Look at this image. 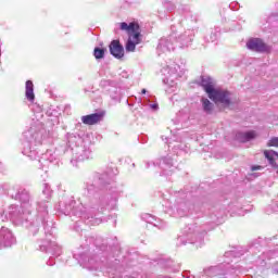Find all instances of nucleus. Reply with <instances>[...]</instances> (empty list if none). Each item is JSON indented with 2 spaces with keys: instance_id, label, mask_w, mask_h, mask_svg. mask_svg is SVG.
Listing matches in <instances>:
<instances>
[{
  "instance_id": "2eb2a0df",
  "label": "nucleus",
  "mask_w": 278,
  "mask_h": 278,
  "mask_svg": "<svg viewBox=\"0 0 278 278\" xmlns=\"http://www.w3.org/2000/svg\"><path fill=\"white\" fill-rule=\"evenodd\" d=\"M14 244H16L14 232L10 228L2 226L0 228V249H8Z\"/></svg>"
},
{
  "instance_id": "393cba45",
  "label": "nucleus",
  "mask_w": 278,
  "mask_h": 278,
  "mask_svg": "<svg viewBox=\"0 0 278 278\" xmlns=\"http://www.w3.org/2000/svg\"><path fill=\"white\" fill-rule=\"evenodd\" d=\"M257 134L254 130L237 134V140H239V142H251V140H255Z\"/></svg>"
},
{
  "instance_id": "412c9836",
  "label": "nucleus",
  "mask_w": 278,
  "mask_h": 278,
  "mask_svg": "<svg viewBox=\"0 0 278 278\" xmlns=\"http://www.w3.org/2000/svg\"><path fill=\"white\" fill-rule=\"evenodd\" d=\"M142 220L148 223L149 225H153V227H156L157 229H166V223H164L162 219H157L155 216L146 213L141 215Z\"/></svg>"
},
{
  "instance_id": "9b49d317",
  "label": "nucleus",
  "mask_w": 278,
  "mask_h": 278,
  "mask_svg": "<svg viewBox=\"0 0 278 278\" xmlns=\"http://www.w3.org/2000/svg\"><path fill=\"white\" fill-rule=\"evenodd\" d=\"M71 164L75 166V162H85V160H92V149L90 142H84L80 147L73 148Z\"/></svg>"
},
{
  "instance_id": "9d476101",
  "label": "nucleus",
  "mask_w": 278,
  "mask_h": 278,
  "mask_svg": "<svg viewBox=\"0 0 278 278\" xmlns=\"http://www.w3.org/2000/svg\"><path fill=\"white\" fill-rule=\"evenodd\" d=\"M151 166H157L160 168L161 177H168L173 175L177 168L175 166V159L170 155L162 156L155 162H146V168H151Z\"/></svg>"
},
{
  "instance_id": "79ce46f5",
  "label": "nucleus",
  "mask_w": 278,
  "mask_h": 278,
  "mask_svg": "<svg viewBox=\"0 0 278 278\" xmlns=\"http://www.w3.org/2000/svg\"><path fill=\"white\" fill-rule=\"evenodd\" d=\"M226 257H229V255H233V252H226Z\"/></svg>"
},
{
  "instance_id": "ddd939ff",
  "label": "nucleus",
  "mask_w": 278,
  "mask_h": 278,
  "mask_svg": "<svg viewBox=\"0 0 278 278\" xmlns=\"http://www.w3.org/2000/svg\"><path fill=\"white\" fill-rule=\"evenodd\" d=\"M247 48L250 51H254L255 53H270L273 51V47L268 46L264 42V40L260 38H251L247 41Z\"/></svg>"
},
{
  "instance_id": "8fccbe9b",
  "label": "nucleus",
  "mask_w": 278,
  "mask_h": 278,
  "mask_svg": "<svg viewBox=\"0 0 278 278\" xmlns=\"http://www.w3.org/2000/svg\"><path fill=\"white\" fill-rule=\"evenodd\" d=\"M0 58H1V50H0Z\"/></svg>"
},
{
  "instance_id": "a878e982",
  "label": "nucleus",
  "mask_w": 278,
  "mask_h": 278,
  "mask_svg": "<svg viewBox=\"0 0 278 278\" xmlns=\"http://www.w3.org/2000/svg\"><path fill=\"white\" fill-rule=\"evenodd\" d=\"M25 97L27 101H30V103H34L36 100V94L34 93V81L27 80L25 85Z\"/></svg>"
},
{
  "instance_id": "f8f14e48",
  "label": "nucleus",
  "mask_w": 278,
  "mask_h": 278,
  "mask_svg": "<svg viewBox=\"0 0 278 278\" xmlns=\"http://www.w3.org/2000/svg\"><path fill=\"white\" fill-rule=\"evenodd\" d=\"M161 73L166 77L163 79V81L168 84L169 81H175V79L181 77V75H184V70L179 64L173 62L169 65L163 67Z\"/></svg>"
},
{
  "instance_id": "f257e3e1",
  "label": "nucleus",
  "mask_w": 278,
  "mask_h": 278,
  "mask_svg": "<svg viewBox=\"0 0 278 278\" xmlns=\"http://www.w3.org/2000/svg\"><path fill=\"white\" fill-rule=\"evenodd\" d=\"M116 175H118L117 167H108L103 173H94L92 179L86 184L81 202L77 204L75 198L66 197L55 205L56 212L74 217L72 220L75 223L80 218L86 225H101V219L97 216L103 214L110 205L108 194H111L113 203L118 199V191L114 185Z\"/></svg>"
},
{
  "instance_id": "1a4fd4ad",
  "label": "nucleus",
  "mask_w": 278,
  "mask_h": 278,
  "mask_svg": "<svg viewBox=\"0 0 278 278\" xmlns=\"http://www.w3.org/2000/svg\"><path fill=\"white\" fill-rule=\"evenodd\" d=\"M165 207L176 211L178 216H186L188 212L192 210V204L186 201V194L184 192H178L167 199L165 202Z\"/></svg>"
},
{
  "instance_id": "4468645a",
  "label": "nucleus",
  "mask_w": 278,
  "mask_h": 278,
  "mask_svg": "<svg viewBox=\"0 0 278 278\" xmlns=\"http://www.w3.org/2000/svg\"><path fill=\"white\" fill-rule=\"evenodd\" d=\"M208 99L214 101V103H220L222 105H225L228 108V105H231V92L228 90H220L215 89L210 96Z\"/></svg>"
},
{
  "instance_id": "2f4dec72",
  "label": "nucleus",
  "mask_w": 278,
  "mask_h": 278,
  "mask_svg": "<svg viewBox=\"0 0 278 278\" xmlns=\"http://www.w3.org/2000/svg\"><path fill=\"white\" fill-rule=\"evenodd\" d=\"M174 151L177 155H181L182 153H188V146L184 142H179L174 146Z\"/></svg>"
},
{
  "instance_id": "0eeeda50",
  "label": "nucleus",
  "mask_w": 278,
  "mask_h": 278,
  "mask_svg": "<svg viewBox=\"0 0 278 278\" xmlns=\"http://www.w3.org/2000/svg\"><path fill=\"white\" fill-rule=\"evenodd\" d=\"M116 26L122 31L128 34V40L126 41L125 50L127 53H134L136 46L142 42V35L140 34V25L136 22L127 24V22L117 23Z\"/></svg>"
},
{
  "instance_id": "423d86ee",
  "label": "nucleus",
  "mask_w": 278,
  "mask_h": 278,
  "mask_svg": "<svg viewBox=\"0 0 278 278\" xmlns=\"http://www.w3.org/2000/svg\"><path fill=\"white\" fill-rule=\"evenodd\" d=\"M172 31L173 34L168 37L160 39L156 47L157 55H162V53H168L169 51H175L177 46L179 49H187V47H190L194 40V29H187L177 36L175 33V26H172Z\"/></svg>"
},
{
  "instance_id": "a18cd8bd",
  "label": "nucleus",
  "mask_w": 278,
  "mask_h": 278,
  "mask_svg": "<svg viewBox=\"0 0 278 278\" xmlns=\"http://www.w3.org/2000/svg\"><path fill=\"white\" fill-rule=\"evenodd\" d=\"M3 166V163H0V170H1V167Z\"/></svg>"
},
{
  "instance_id": "c756f323",
  "label": "nucleus",
  "mask_w": 278,
  "mask_h": 278,
  "mask_svg": "<svg viewBox=\"0 0 278 278\" xmlns=\"http://www.w3.org/2000/svg\"><path fill=\"white\" fill-rule=\"evenodd\" d=\"M268 242H273V238H265V239H262V238H258L256 239L252 247H251V251H255V249H257L258 247H266V244H268Z\"/></svg>"
},
{
  "instance_id": "f3484780",
  "label": "nucleus",
  "mask_w": 278,
  "mask_h": 278,
  "mask_svg": "<svg viewBox=\"0 0 278 278\" xmlns=\"http://www.w3.org/2000/svg\"><path fill=\"white\" fill-rule=\"evenodd\" d=\"M157 264L161 268H166L167 273H179L181 270V265L170 258H159Z\"/></svg>"
},
{
  "instance_id": "c85d7f7f",
  "label": "nucleus",
  "mask_w": 278,
  "mask_h": 278,
  "mask_svg": "<svg viewBox=\"0 0 278 278\" xmlns=\"http://www.w3.org/2000/svg\"><path fill=\"white\" fill-rule=\"evenodd\" d=\"M201 103H202V110L204 113L212 114L214 112V104L211 103L207 98H202Z\"/></svg>"
},
{
  "instance_id": "58836bf2",
  "label": "nucleus",
  "mask_w": 278,
  "mask_h": 278,
  "mask_svg": "<svg viewBox=\"0 0 278 278\" xmlns=\"http://www.w3.org/2000/svg\"><path fill=\"white\" fill-rule=\"evenodd\" d=\"M150 108L155 112L159 109V105L157 103H154V104H150Z\"/></svg>"
},
{
  "instance_id": "6e6552de",
  "label": "nucleus",
  "mask_w": 278,
  "mask_h": 278,
  "mask_svg": "<svg viewBox=\"0 0 278 278\" xmlns=\"http://www.w3.org/2000/svg\"><path fill=\"white\" fill-rule=\"evenodd\" d=\"M2 190L5 192L10 199H14V201H20L22 207H26L27 210L31 208V195L27 189L23 188L20 185H13L9 187L8 185H1Z\"/></svg>"
},
{
  "instance_id": "473e14b6",
  "label": "nucleus",
  "mask_w": 278,
  "mask_h": 278,
  "mask_svg": "<svg viewBox=\"0 0 278 278\" xmlns=\"http://www.w3.org/2000/svg\"><path fill=\"white\" fill-rule=\"evenodd\" d=\"M93 55H94L96 60H103V58H105V49L94 48Z\"/></svg>"
},
{
  "instance_id": "c03bdc74",
  "label": "nucleus",
  "mask_w": 278,
  "mask_h": 278,
  "mask_svg": "<svg viewBox=\"0 0 278 278\" xmlns=\"http://www.w3.org/2000/svg\"><path fill=\"white\" fill-rule=\"evenodd\" d=\"M0 220H5V217H3V215L0 216Z\"/></svg>"
},
{
  "instance_id": "b1692460",
  "label": "nucleus",
  "mask_w": 278,
  "mask_h": 278,
  "mask_svg": "<svg viewBox=\"0 0 278 278\" xmlns=\"http://www.w3.org/2000/svg\"><path fill=\"white\" fill-rule=\"evenodd\" d=\"M175 11V4L168 0L163 1V8L159 10L160 18H166V14Z\"/></svg>"
},
{
  "instance_id": "de8ad7c7",
  "label": "nucleus",
  "mask_w": 278,
  "mask_h": 278,
  "mask_svg": "<svg viewBox=\"0 0 278 278\" xmlns=\"http://www.w3.org/2000/svg\"><path fill=\"white\" fill-rule=\"evenodd\" d=\"M162 140H164V136H162Z\"/></svg>"
},
{
  "instance_id": "cd10ccee",
  "label": "nucleus",
  "mask_w": 278,
  "mask_h": 278,
  "mask_svg": "<svg viewBox=\"0 0 278 278\" xmlns=\"http://www.w3.org/2000/svg\"><path fill=\"white\" fill-rule=\"evenodd\" d=\"M220 35V28L216 27L210 30V34L204 37L206 42H216L218 40V36Z\"/></svg>"
},
{
  "instance_id": "4be33fe9",
  "label": "nucleus",
  "mask_w": 278,
  "mask_h": 278,
  "mask_svg": "<svg viewBox=\"0 0 278 278\" xmlns=\"http://www.w3.org/2000/svg\"><path fill=\"white\" fill-rule=\"evenodd\" d=\"M201 86L208 97L216 90V88H214V79L208 76H202Z\"/></svg>"
},
{
  "instance_id": "a19ab883",
  "label": "nucleus",
  "mask_w": 278,
  "mask_h": 278,
  "mask_svg": "<svg viewBox=\"0 0 278 278\" xmlns=\"http://www.w3.org/2000/svg\"><path fill=\"white\" fill-rule=\"evenodd\" d=\"M238 5V3H231L230 5H229V8H230V10H236V7Z\"/></svg>"
},
{
  "instance_id": "39448f33",
  "label": "nucleus",
  "mask_w": 278,
  "mask_h": 278,
  "mask_svg": "<svg viewBox=\"0 0 278 278\" xmlns=\"http://www.w3.org/2000/svg\"><path fill=\"white\" fill-rule=\"evenodd\" d=\"M43 127L45 125L40 119L33 118L29 128L22 136V153L33 161L38 160V149L36 147L42 144Z\"/></svg>"
},
{
  "instance_id": "ea45409f",
  "label": "nucleus",
  "mask_w": 278,
  "mask_h": 278,
  "mask_svg": "<svg viewBox=\"0 0 278 278\" xmlns=\"http://www.w3.org/2000/svg\"><path fill=\"white\" fill-rule=\"evenodd\" d=\"M262 166L260 165H254L251 167V170H261Z\"/></svg>"
},
{
  "instance_id": "4c0bfd02",
  "label": "nucleus",
  "mask_w": 278,
  "mask_h": 278,
  "mask_svg": "<svg viewBox=\"0 0 278 278\" xmlns=\"http://www.w3.org/2000/svg\"><path fill=\"white\" fill-rule=\"evenodd\" d=\"M270 207H271L273 212H278V201H274L270 204Z\"/></svg>"
},
{
  "instance_id": "7c9ffc66",
  "label": "nucleus",
  "mask_w": 278,
  "mask_h": 278,
  "mask_svg": "<svg viewBox=\"0 0 278 278\" xmlns=\"http://www.w3.org/2000/svg\"><path fill=\"white\" fill-rule=\"evenodd\" d=\"M108 92L113 101H118V99H121V89L117 87L111 86V88H108Z\"/></svg>"
},
{
  "instance_id": "72a5a7b5",
  "label": "nucleus",
  "mask_w": 278,
  "mask_h": 278,
  "mask_svg": "<svg viewBox=\"0 0 278 278\" xmlns=\"http://www.w3.org/2000/svg\"><path fill=\"white\" fill-rule=\"evenodd\" d=\"M42 194H45L46 199L51 198V187L49 184H43Z\"/></svg>"
},
{
  "instance_id": "e433bc0d",
  "label": "nucleus",
  "mask_w": 278,
  "mask_h": 278,
  "mask_svg": "<svg viewBox=\"0 0 278 278\" xmlns=\"http://www.w3.org/2000/svg\"><path fill=\"white\" fill-rule=\"evenodd\" d=\"M271 274L278 275V261L271 265Z\"/></svg>"
},
{
  "instance_id": "a211bd4d",
  "label": "nucleus",
  "mask_w": 278,
  "mask_h": 278,
  "mask_svg": "<svg viewBox=\"0 0 278 278\" xmlns=\"http://www.w3.org/2000/svg\"><path fill=\"white\" fill-rule=\"evenodd\" d=\"M109 49L111 55H113V58H116V60H121V58L125 56V48L123 47V45H121V41L118 40L111 41Z\"/></svg>"
},
{
  "instance_id": "f03ea898",
  "label": "nucleus",
  "mask_w": 278,
  "mask_h": 278,
  "mask_svg": "<svg viewBox=\"0 0 278 278\" xmlns=\"http://www.w3.org/2000/svg\"><path fill=\"white\" fill-rule=\"evenodd\" d=\"M85 243L74 251V260L96 277L123 278L125 268L138 264V254L121 256V244L116 237L99 245L94 237H85Z\"/></svg>"
},
{
  "instance_id": "7ed1b4c3",
  "label": "nucleus",
  "mask_w": 278,
  "mask_h": 278,
  "mask_svg": "<svg viewBox=\"0 0 278 278\" xmlns=\"http://www.w3.org/2000/svg\"><path fill=\"white\" fill-rule=\"evenodd\" d=\"M36 210L37 213L30 220L29 215L31 214V211L25 206H20L18 204L10 205L8 214L11 223H13L15 227H25L33 236H36V233L40 231V227H43L46 240L39 245V250L52 255L47 262V265L53 266L55 264L53 258L62 255V248L52 239L53 222L49 220V201L41 200L37 202Z\"/></svg>"
},
{
  "instance_id": "c9c22d12",
  "label": "nucleus",
  "mask_w": 278,
  "mask_h": 278,
  "mask_svg": "<svg viewBox=\"0 0 278 278\" xmlns=\"http://www.w3.org/2000/svg\"><path fill=\"white\" fill-rule=\"evenodd\" d=\"M267 146L278 148V137H273L271 139H269Z\"/></svg>"
},
{
  "instance_id": "5701e85b",
  "label": "nucleus",
  "mask_w": 278,
  "mask_h": 278,
  "mask_svg": "<svg viewBox=\"0 0 278 278\" xmlns=\"http://www.w3.org/2000/svg\"><path fill=\"white\" fill-rule=\"evenodd\" d=\"M264 155L271 168H278L277 160H278V152L275 150H265Z\"/></svg>"
},
{
  "instance_id": "20e7f679",
  "label": "nucleus",
  "mask_w": 278,
  "mask_h": 278,
  "mask_svg": "<svg viewBox=\"0 0 278 278\" xmlns=\"http://www.w3.org/2000/svg\"><path fill=\"white\" fill-rule=\"evenodd\" d=\"M225 216H227V213L220 210L217 213H212L211 222L208 224H190L185 228V236L177 239V247L188 243L203 247V240L205 236H207V231H212L216 225H220Z\"/></svg>"
},
{
  "instance_id": "49530a36",
  "label": "nucleus",
  "mask_w": 278,
  "mask_h": 278,
  "mask_svg": "<svg viewBox=\"0 0 278 278\" xmlns=\"http://www.w3.org/2000/svg\"><path fill=\"white\" fill-rule=\"evenodd\" d=\"M116 31H118V29H117V28H115V33H116Z\"/></svg>"
},
{
  "instance_id": "bb28decb",
  "label": "nucleus",
  "mask_w": 278,
  "mask_h": 278,
  "mask_svg": "<svg viewBox=\"0 0 278 278\" xmlns=\"http://www.w3.org/2000/svg\"><path fill=\"white\" fill-rule=\"evenodd\" d=\"M184 14L186 18H189V21H191V23H199V21H201V15L199 13L190 11L188 7L184 9Z\"/></svg>"
},
{
  "instance_id": "37998d69",
  "label": "nucleus",
  "mask_w": 278,
  "mask_h": 278,
  "mask_svg": "<svg viewBox=\"0 0 278 278\" xmlns=\"http://www.w3.org/2000/svg\"><path fill=\"white\" fill-rule=\"evenodd\" d=\"M141 94H147V89H142Z\"/></svg>"
},
{
  "instance_id": "6ab92c4d",
  "label": "nucleus",
  "mask_w": 278,
  "mask_h": 278,
  "mask_svg": "<svg viewBox=\"0 0 278 278\" xmlns=\"http://www.w3.org/2000/svg\"><path fill=\"white\" fill-rule=\"evenodd\" d=\"M103 116H105V113L103 112L84 115L81 116V123H84V125H97V123H101V121H103Z\"/></svg>"
},
{
  "instance_id": "aec40b11",
  "label": "nucleus",
  "mask_w": 278,
  "mask_h": 278,
  "mask_svg": "<svg viewBox=\"0 0 278 278\" xmlns=\"http://www.w3.org/2000/svg\"><path fill=\"white\" fill-rule=\"evenodd\" d=\"M66 140H67V147L71 153H73V149H77V147H81V144H84L85 142L84 139L77 134H67Z\"/></svg>"
},
{
  "instance_id": "09e8293b",
  "label": "nucleus",
  "mask_w": 278,
  "mask_h": 278,
  "mask_svg": "<svg viewBox=\"0 0 278 278\" xmlns=\"http://www.w3.org/2000/svg\"><path fill=\"white\" fill-rule=\"evenodd\" d=\"M165 140H168V138H167V137H165Z\"/></svg>"
},
{
  "instance_id": "dca6fc26",
  "label": "nucleus",
  "mask_w": 278,
  "mask_h": 278,
  "mask_svg": "<svg viewBox=\"0 0 278 278\" xmlns=\"http://www.w3.org/2000/svg\"><path fill=\"white\" fill-rule=\"evenodd\" d=\"M56 157L52 150H47L46 153H43L38 160H37V166L40 168V170H45L47 173V169L49 168V164H53L55 162Z\"/></svg>"
},
{
  "instance_id": "f704fd0d",
  "label": "nucleus",
  "mask_w": 278,
  "mask_h": 278,
  "mask_svg": "<svg viewBox=\"0 0 278 278\" xmlns=\"http://www.w3.org/2000/svg\"><path fill=\"white\" fill-rule=\"evenodd\" d=\"M114 83H112V80H101L100 81V86L101 88H112V86Z\"/></svg>"
}]
</instances>
